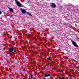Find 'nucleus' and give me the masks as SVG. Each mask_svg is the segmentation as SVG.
<instances>
[{
  "label": "nucleus",
  "mask_w": 79,
  "mask_h": 79,
  "mask_svg": "<svg viewBox=\"0 0 79 79\" xmlns=\"http://www.w3.org/2000/svg\"><path fill=\"white\" fill-rule=\"evenodd\" d=\"M51 6L52 8H55L56 7V5L54 3H52L51 4Z\"/></svg>",
  "instance_id": "7ed1b4c3"
},
{
  "label": "nucleus",
  "mask_w": 79,
  "mask_h": 79,
  "mask_svg": "<svg viewBox=\"0 0 79 79\" xmlns=\"http://www.w3.org/2000/svg\"><path fill=\"white\" fill-rule=\"evenodd\" d=\"M61 72H62V73H63V70H62V69L61 70Z\"/></svg>",
  "instance_id": "f3484780"
},
{
  "label": "nucleus",
  "mask_w": 79,
  "mask_h": 79,
  "mask_svg": "<svg viewBox=\"0 0 79 79\" xmlns=\"http://www.w3.org/2000/svg\"><path fill=\"white\" fill-rule=\"evenodd\" d=\"M44 79H46V78L45 77H44Z\"/></svg>",
  "instance_id": "6ab92c4d"
},
{
  "label": "nucleus",
  "mask_w": 79,
  "mask_h": 79,
  "mask_svg": "<svg viewBox=\"0 0 79 79\" xmlns=\"http://www.w3.org/2000/svg\"><path fill=\"white\" fill-rule=\"evenodd\" d=\"M50 75L48 74H44V77H48V76H50Z\"/></svg>",
  "instance_id": "39448f33"
},
{
  "label": "nucleus",
  "mask_w": 79,
  "mask_h": 79,
  "mask_svg": "<svg viewBox=\"0 0 79 79\" xmlns=\"http://www.w3.org/2000/svg\"><path fill=\"white\" fill-rule=\"evenodd\" d=\"M32 76H33V75H31L30 77L31 78H32Z\"/></svg>",
  "instance_id": "9b49d317"
},
{
  "label": "nucleus",
  "mask_w": 79,
  "mask_h": 79,
  "mask_svg": "<svg viewBox=\"0 0 79 79\" xmlns=\"http://www.w3.org/2000/svg\"><path fill=\"white\" fill-rule=\"evenodd\" d=\"M47 59L48 60H50V59L49 58H47Z\"/></svg>",
  "instance_id": "f8f14e48"
},
{
  "label": "nucleus",
  "mask_w": 79,
  "mask_h": 79,
  "mask_svg": "<svg viewBox=\"0 0 79 79\" xmlns=\"http://www.w3.org/2000/svg\"><path fill=\"white\" fill-rule=\"evenodd\" d=\"M71 42L72 43L73 45L75 46V47H77V48L78 47V45H77V44H76V43L75 41L72 40Z\"/></svg>",
  "instance_id": "f03ea898"
},
{
  "label": "nucleus",
  "mask_w": 79,
  "mask_h": 79,
  "mask_svg": "<svg viewBox=\"0 0 79 79\" xmlns=\"http://www.w3.org/2000/svg\"><path fill=\"white\" fill-rule=\"evenodd\" d=\"M5 16H8V15H7V14H5Z\"/></svg>",
  "instance_id": "2eb2a0df"
},
{
  "label": "nucleus",
  "mask_w": 79,
  "mask_h": 79,
  "mask_svg": "<svg viewBox=\"0 0 79 79\" xmlns=\"http://www.w3.org/2000/svg\"><path fill=\"white\" fill-rule=\"evenodd\" d=\"M15 2L18 6H19V7H22V6H23V4H21V3L19 2L18 0H15Z\"/></svg>",
  "instance_id": "f257e3e1"
},
{
  "label": "nucleus",
  "mask_w": 79,
  "mask_h": 79,
  "mask_svg": "<svg viewBox=\"0 0 79 79\" xmlns=\"http://www.w3.org/2000/svg\"><path fill=\"white\" fill-rule=\"evenodd\" d=\"M29 13V12H27V11H26L25 13L26 15H28Z\"/></svg>",
  "instance_id": "6e6552de"
},
{
  "label": "nucleus",
  "mask_w": 79,
  "mask_h": 79,
  "mask_svg": "<svg viewBox=\"0 0 79 79\" xmlns=\"http://www.w3.org/2000/svg\"><path fill=\"white\" fill-rule=\"evenodd\" d=\"M74 11H75V9H74Z\"/></svg>",
  "instance_id": "412c9836"
},
{
  "label": "nucleus",
  "mask_w": 79,
  "mask_h": 79,
  "mask_svg": "<svg viewBox=\"0 0 79 79\" xmlns=\"http://www.w3.org/2000/svg\"><path fill=\"white\" fill-rule=\"evenodd\" d=\"M13 51H14V48H9V52H11V53H13Z\"/></svg>",
  "instance_id": "20e7f679"
},
{
  "label": "nucleus",
  "mask_w": 79,
  "mask_h": 79,
  "mask_svg": "<svg viewBox=\"0 0 79 79\" xmlns=\"http://www.w3.org/2000/svg\"><path fill=\"white\" fill-rule=\"evenodd\" d=\"M69 5H70V6H71V5H72L71 4H70Z\"/></svg>",
  "instance_id": "aec40b11"
},
{
  "label": "nucleus",
  "mask_w": 79,
  "mask_h": 79,
  "mask_svg": "<svg viewBox=\"0 0 79 79\" xmlns=\"http://www.w3.org/2000/svg\"><path fill=\"white\" fill-rule=\"evenodd\" d=\"M9 10L10 12H11L12 13L13 12V9L11 8H9Z\"/></svg>",
  "instance_id": "0eeeda50"
},
{
  "label": "nucleus",
  "mask_w": 79,
  "mask_h": 79,
  "mask_svg": "<svg viewBox=\"0 0 79 79\" xmlns=\"http://www.w3.org/2000/svg\"><path fill=\"white\" fill-rule=\"evenodd\" d=\"M75 26H77V27H79V26H78V25H77V24H75Z\"/></svg>",
  "instance_id": "ddd939ff"
},
{
  "label": "nucleus",
  "mask_w": 79,
  "mask_h": 79,
  "mask_svg": "<svg viewBox=\"0 0 79 79\" xmlns=\"http://www.w3.org/2000/svg\"><path fill=\"white\" fill-rule=\"evenodd\" d=\"M68 57H67L66 58V60H68Z\"/></svg>",
  "instance_id": "a211bd4d"
},
{
  "label": "nucleus",
  "mask_w": 79,
  "mask_h": 79,
  "mask_svg": "<svg viewBox=\"0 0 79 79\" xmlns=\"http://www.w3.org/2000/svg\"><path fill=\"white\" fill-rule=\"evenodd\" d=\"M10 16H11V17H12L13 16V15H11Z\"/></svg>",
  "instance_id": "dca6fc26"
},
{
  "label": "nucleus",
  "mask_w": 79,
  "mask_h": 79,
  "mask_svg": "<svg viewBox=\"0 0 79 79\" xmlns=\"http://www.w3.org/2000/svg\"><path fill=\"white\" fill-rule=\"evenodd\" d=\"M28 15H29V16H32L30 13H29V12H28Z\"/></svg>",
  "instance_id": "1a4fd4ad"
},
{
  "label": "nucleus",
  "mask_w": 79,
  "mask_h": 79,
  "mask_svg": "<svg viewBox=\"0 0 79 79\" xmlns=\"http://www.w3.org/2000/svg\"><path fill=\"white\" fill-rule=\"evenodd\" d=\"M60 79H64V77H60Z\"/></svg>",
  "instance_id": "9d476101"
},
{
  "label": "nucleus",
  "mask_w": 79,
  "mask_h": 79,
  "mask_svg": "<svg viewBox=\"0 0 79 79\" xmlns=\"http://www.w3.org/2000/svg\"><path fill=\"white\" fill-rule=\"evenodd\" d=\"M22 13L23 14L25 13H26V10L24 9H22L21 10Z\"/></svg>",
  "instance_id": "423d86ee"
},
{
  "label": "nucleus",
  "mask_w": 79,
  "mask_h": 79,
  "mask_svg": "<svg viewBox=\"0 0 79 79\" xmlns=\"http://www.w3.org/2000/svg\"><path fill=\"white\" fill-rule=\"evenodd\" d=\"M2 12L0 11V15H2Z\"/></svg>",
  "instance_id": "4468645a"
}]
</instances>
